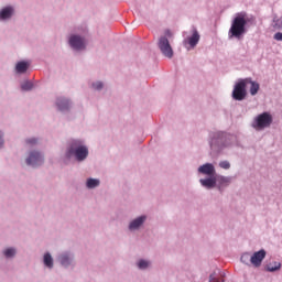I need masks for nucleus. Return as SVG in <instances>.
<instances>
[{"instance_id": "a211bd4d", "label": "nucleus", "mask_w": 282, "mask_h": 282, "mask_svg": "<svg viewBox=\"0 0 282 282\" xmlns=\"http://www.w3.org/2000/svg\"><path fill=\"white\" fill-rule=\"evenodd\" d=\"M100 185V181L98 178H88L86 186L87 188H96Z\"/></svg>"}, {"instance_id": "ddd939ff", "label": "nucleus", "mask_w": 282, "mask_h": 282, "mask_svg": "<svg viewBox=\"0 0 282 282\" xmlns=\"http://www.w3.org/2000/svg\"><path fill=\"white\" fill-rule=\"evenodd\" d=\"M56 106L58 110L65 111L69 109L70 102L68 99L61 97V98H57Z\"/></svg>"}, {"instance_id": "f03ea898", "label": "nucleus", "mask_w": 282, "mask_h": 282, "mask_svg": "<svg viewBox=\"0 0 282 282\" xmlns=\"http://www.w3.org/2000/svg\"><path fill=\"white\" fill-rule=\"evenodd\" d=\"M88 148L84 145L80 141H73L67 149L66 156H74L77 161L83 162L88 158Z\"/></svg>"}, {"instance_id": "9d476101", "label": "nucleus", "mask_w": 282, "mask_h": 282, "mask_svg": "<svg viewBox=\"0 0 282 282\" xmlns=\"http://www.w3.org/2000/svg\"><path fill=\"white\" fill-rule=\"evenodd\" d=\"M200 41V34L197 30H195L192 34V36L187 37V40L184 41L185 44H188L192 48L196 47L197 44Z\"/></svg>"}, {"instance_id": "5701e85b", "label": "nucleus", "mask_w": 282, "mask_h": 282, "mask_svg": "<svg viewBox=\"0 0 282 282\" xmlns=\"http://www.w3.org/2000/svg\"><path fill=\"white\" fill-rule=\"evenodd\" d=\"M273 28L276 29V30H282V15L278 19H274L273 20Z\"/></svg>"}, {"instance_id": "0eeeda50", "label": "nucleus", "mask_w": 282, "mask_h": 282, "mask_svg": "<svg viewBox=\"0 0 282 282\" xmlns=\"http://www.w3.org/2000/svg\"><path fill=\"white\" fill-rule=\"evenodd\" d=\"M25 162L30 166H39L43 163V156L40 152H30Z\"/></svg>"}, {"instance_id": "dca6fc26", "label": "nucleus", "mask_w": 282, "mask_h": 282, "mask_svg": "<svg viewBox=\"0 0 282 282\" xmlns=\"http://www.w3.org/2000/svg\"><path fill=\"white\" fill-rule=\"evenodd\" d=\"M199 182L206 188H214L216 186V178H200Z\"/></svg>"}, {"instance_id": "bb28decb", "label": "nucleus", "mask_w": 282, "mask_h": 282, "mask_svg": "<svg viewBox=\"0 0 282 282\" xmlns=\"http://www.w3.org/2000/svg\"><path fill=\"white\" fill-rule=\"evenodd\" d=\"M273 39L278 42H282V32H276L274 35H273Z\"/></svg>"}, {"instance_id": "2eb2a0df", "label": "nucleus", "mask_w": 282, "mask_h": 282, "mask_svg": "<svg viewBox=\"0 0 282 282\" xmlns=\"http://www.w3.org/2000/svg\"><path fill=\"white\" fill-rule=\"evenodd\" d=\"M28 68H29V63L24 61L18 62L15 65V70L18 74L26 73Z\"/></svg>"}, {"instance_id": "6e6552de", "label": "nucleus", "mask_w": 282, "mask_h": 282, "mask_svg": "<svg viewBox=\"0 0 282 282\" xmlns=\"http://www.w3.org/2000/svg\"><path fill=\"white\" fill-rule=\"evenodd\" d=\"M267 257L265 250H260L259 252L253 253V256L250 259V262L253 267L259 268L262 265L263 260Z\"/></svg>"}, {"instance_id": "f3484780", "label": "nucleus", "mask_w": 282, "mask_h": 282, "mask_svg": "<svg viewBox=\"0 0 282 282\" xmlns=\"http://www.w3.org/2000/svg\"><path fill=\"white\" fill-rule=\"evenodd\" d=\"M43 263L48 269H52L54 267V261H53V258L50 253L44 254Z\"/></svg>"}, {"instance_id": "6ab92c4d", "label": "nucleus", "mask_w": 282, "mask_h": 282, "mask_svg": "<svg viewBox=\"0 0 282 282\" xmlns=\"http://www.w3.org/2000/svg\"><path fill=\"white\" fill-rule=\"evenodd\" d=\"M282 264L279 262H273L272 264L267 265V271L268 272H275L281 270Z\"/></svg>"}, {"instance_id": "4be33fe9", "label": "nucleus", "mask_w": 282, "mask_h": 282, "mask_svg": "<svg viewBox=\"0 0 282 282\" xmlns=\"http://www.w3.org/2000/svg\"><path fill=\"white\" fill-rule=\"evenodd\" d=\"M15 253H17L15 249H12V248L7 249V250L3 251V256L6 258H12V257L15 256Z\"/></svg>"}, {"instance_id": "423d86ee", "label": "nucleus", "mask_w": 282, "mask_h": 282, "mask_svg": "<svg viewBox=\"0 0 282 282\" xmlns=\"http://www.w3.org/2000/svg\"><path fill=\"white\" fill-rule=\"evenodd\" d=\"M69 45L74 50L80 51V50H84L86 47V42H85V39H83L79 35H72L69 37Z\"/></svg>"}, {"instance_id": "cd10ccee", "label": "nucleus", "mask_w": 282, "mask_h": 282, "mask_svg": "<svg viewBox=\"0 0 282 282\" xmlns=\"http://www.w3.org/2000/svg\"><path fill=\"white\" fill-rule=\"evenodd\" d=\"M209 282H225V280H224V279L218 280V279L215 276V274H212V275L209 276Z\"/></svg>"}, {"instance_id": "c756f323", "label": "nucleus", "mask_w": 282, "mask_h": 282, "mask_svg": "<svg viewBox=\"0 0 282 282\" xmlns=\"http://www.w3.org/2000/svg\"><path fill=\"white\" fill-rule=\"evenodd\" d=\"M37 141H36V139L35 138H32V139H28L26 140V143L28 144H35Z\"/></svg>"}, {"instance_id": "20e7f679", "label": "nucleus", "mask_w": 282, "mask_h": 282, "mask_svg": "<svg viewBox=\"0 0 282 282\" xmlns=\"http://www.w3.org/2000/svg\"><path fill=\"white\" fill-rule=\"evenodd\" d=\"M248 79H240L234 87L232 98L237 101H242L247 98V83Z\"/></svg>"}, {"instance_id": "412c9836", "label": "nucleus", "mask_w": 282, "mask_h": 282, "mask_svg": "<svg viewBox=\"0 0 282 282\" xmlns=\"http://www.w3.org/2000/svg\"><path fill=\"white\" fill-rule=\"evenodd\" d=\"M61 264L67 267L70 264V259L68 256L64 254L59 258Z\"/></svg>"}, {"instance_id": "b1692460", "label": "nucleus", "mask_w": 282, "mask_h": 282, "mask_svg": "<svg viewBox=\"0 0 282 282\" xmlns=\"http://www.w3.org/2000/svg\"><path fill=\"white\" fill-rule=\"evenodd\" d=\"M149 265H150V263L147 262L145 260H141V261H139V263H138V268L141 269V270L147 269Z\"/></svg>"}, {"instance_id": "f257e3e1", "label": "nucleus", "mask_w": 282, "mask_h": 282, "mask_svg": "<svg viewBox=\"0 0 282 282\" xmlns=\"http://www.w3.org/2000/svg\"><path fill=\"white\" fill-rule=\"evenodd\" d=\"M250 22V19L248 18L247 12H239L234 18L231 22V26L228 31V37L230 40L237 39L241 40L245 34L247 33V24Z\"/></svg>"}, {"instance_id": "39448f33", "label": "nucleus", "mask_w": 282, "mask_h": 282, "mask_svg": "<svg viewBox=\"0 0 282 282\" xmlns=\"http://www.w3.org/2000/svg\"><path fill=\"white\" fill-rule=\"evenodd\" d=\"M158 46L162 53V55L166 58H173L174 51L173 47L166 36H161L158 42Z\"/></svg>"}, {"instance_id": "a878e982", "label": "nucleus", "mask_w": 282, "mask_h": 282, "mask_svg": "<svg viewBox=\"0 0 282 282\" xmlns=\"http://www.w3.org/2000/svg\"><path fill=\"white\" fill-rule=\"evenodd\" d=\"M93 87L96 89V90H100L102 89L104 87V84L101 82H96L93 84Z\"/></svg>"}, {"instance_id": "7c9ffc66", "label": "nucleus", "mask_w": 282, "mask_h": 282, "mask_svg": "<svg viewBox=\"0 0 282 282\" xmlns=\"http://www.w3.org/2000/svg\"><path fill=\"white\" fill-rule=\"evenodd\" d=\"M3 145V138H2V133L0 132V147Z\"/></svg>"}, {"instance_id": "393cba45", "label": "nucleus", "mask_w": 282, "mask_h": 282, "mask_svg": "<svg viewBox=\"0 0 282 282\" xmlns=\"http://www.w3.org/2000/svg\"><path fill=\"white\" fill-rule=\"evenodd\" d=\"M219 166L224 170H229L231 167L229 161H220Z\"/></svg>"}, {"instance_id": "f8f14e48", "label": "nucleus", "mask_w": 282, "mask_h": 282, "mask_svg": "<svg viewBox=\"0 0 282 282\" xmlns=\"http://www.w3.org/2000/svg\"><path fill=\"white\" fill-rule=\"evenodd\" d=\"M145 220H147V216H139V218H135L130 223L129 229L137 230L140 226L144 224Z\"/></svg>"}, {"instance_id": "aec40b11", "label": "nucleus", "mask_w": 282, "mask_h": 282, "mask_svg": "<svg viewBox=\"0 0 282 282\" xmlns=\"http://www.w3.org/2000/svg\"><path fill=\"white\" fill-rule=\"evenodd\" d=\"M33 84L31 82H24L21 84V89L24 91L32 90Z\"/></svg>"}, {"instance_id": "9b49d317", "label": "nucleus", "mask_w": 282, "mask_h": 282, "mask_svg": "<svg viewBox=\"0 0 282 282\" xmlns=\"http://www.w3.org/2000/svg\"><path fill=\"white\" fill-rule=\"evenodd\" d=\"M198 172L212 176L215 174V167L212 163H205V165H200V167H198Z\"/></svg>"}, {"instance_id": "4468645a", "label": "nucleus", "mask_w": 282, "mask_h": 282, "mask_svg": "<svg viewBox=\"0 0 282 282\" xmlns=\"http://www.w3.org/2000/svg\"><path fill=\"white\" fill-rule=\"evenodd\" d=\"M14 9L12 7H6L0 10V20H8L13 15Z\"/></svg>"}, {"instance_id": "1a4fd4ad", "label": "nucleus", "mask_w": 282, "mask_h": 282, "mask_svg": "<svg viewBox=\"0 0 282 282\" xmlns=\"http://www.w3.org/2000/svg\"><path fill=\"white\" fill-rule=\"evenodd\" d=\"M246 82V87L250 85L249 91L251 96L258 95L260 90V84L258 82L252 80V78H243Z\"/></svg>"}, {"instance_id": "7ed1b4c3", "label": "nucleus", "mask_w": 282, "mask_h": 282, "mask_svg": "<svg viewBox=\"0 0 282 282\" xmlns=\"http://www.w3.org/2000/svg\"><path fill=\"white\" fill-rule=\"evenodd\" d=\"M272 123H273V116L270 112L264 111L254 118L252 122V128L256 129L257 131H261L267 128H270Z\"/></svg>"}, {"instance_id": "c85d7f7f", "label": "nucleus", "mask_w": 282, "mask_h": 282, "mask_svg": "<svg viewBox=\"0 0 282 282\" xmlns=\"http://www.w3.org/2000/svg\"><path fill=\"white\" fill-rule=\"evenodd\" d=\"M229 183H230L229 178H226L225 176H223V177L220 178V184H221V185L227 186V185H229Z\"/></svg>"}]
</instances>
